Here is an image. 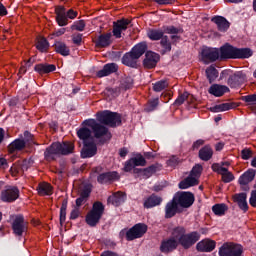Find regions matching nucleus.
Here are the masks:
<instances>
[{
	"label": "nucleus",
	"mask_w": 256,
	"mask_h": 256,
	"mask_svg": "<svg viewBox=\"0 0 256 256\" xmlns=\"http://www.w3.org/2000/svg\"><path fill=\"white\" fill-rule=\"evenodd\" d=\"M19 199V188L7 186L1 193V200L5 203H13Z\"/></svg>",
	"instance_id": "nucleus-11"
},
{
	"label": "nucleus",
	"mask_w": 256,
	"mask_h": 256,
	"mask_svg": "<svg viewBox=\"0 0 256 256\" xmlns=\"http://www.w3.org/2000/svg\"><path fill=\"white\" fill-rule=\"evenodd\" d=\"M244 101H246V103H255L256 94L245 96Z\"/></svg>",
	"instance_id": "nucleus-58"
},
{
	"label": "nucleus",
	"mask_w": 256,
	"mask_h": 256,
	"mask_svg": "<svg viewBox=\"0 0 256 256\" xmlns=\"http://www.w3.org/2000/svg\"><path fill=\"white\" fill-rule=\"evenodd\" d=\"M36 48L38 51H41V53H45V51L49 49V43L44 37H39L37 39Z\"/></svg>",
	"instance_id": "nucleus-45"
},
{
	"label": "nucleus",
	"mask_w": 256,
	"mask_h": 256,
	"mask_svg": "<svg viewBox=\"0 0 256 256\" xmlns=\"http://www.w3.org/2000/svg\"><path fill=\"white\" fill-rule=\"evenodd\" d=\"M119 179L117 172H106L98 176V183H109V181H115Z\"/></svg>",
	"instance_id": "nucleus-31"
},
{
	"label": "nucleus",
	"mask_w": 256,
	"mask_h": 256,
	"mask_svg": "<svg viewBox=\"0 0 256 256\" xmlns=\"http://www.w3.org/2000/svg\"><path fill=\"white\" fill-rule=\"evenodd\" d=\"M249 203H250L251 207H256V190H253L251 192V197L249 199Z\"/></svg>",
	"instance_id": "nucleus-56"
},
{
	"label": "nucleus",
	"mask_w": 256,
	"mask_h": 256,
	"mask_svg": "<svg viewBox=\"0 0 256 256\" xmlns=\"http://www.w3.org/2000/svg\"><path fill=\"white\" fill-rule=\"evenodd\" d=\"M55 69L56 67L53 64H38L35 66V71L40 75L52 73V71H55Z\"/></svg>",
	"instance_id": "nucleus-34"
},
{
	"label": "nucleus",
	"mask_w": 256,
	"mask_h": 256,
	"mask_svg": "<svg viewBox=\"0 0 256 256\" xmlns=\"http://www.w3.org/2000/svg\"><path fill=\"white\" fill-rule=\"evenodd\" d=\"M94 155H97V144H95V140L84 143L81 151V157L83 159H87L89 157H94Z\"/></svg>",
	"instance_id": "nucleus-18"
},
{
	"label": "nucleus",
	"mask_w": 256,
	"mask_h": 256,
	"mask_svg": "<svg viewBox=\"0 0 256 256\" xmlns=\"http://www.w3.org/2000/svg\"><path fill=\"white\" fill-rule=\"evenodd\" d=\"M77 217H79V209H74L70 214V218L77 219Z\"/></svg>",
	"instance_id": "nucleus-64"
},
{
	"label": "nucleus",
	"mask_w": 256,
	"mask_h": 256,
	"mask_svg": "<svg viewBox=\"0 0 256 256\" xmlns=\"http://www.w3.org/2000/svg\"><path fill=\"white\" fill-rule=\"evenodd\" d=\"M67 217V203L64 202L60 209V223L63 225L65 223V219Z\"/></svg>",
	"instance_id": "nucleus-50"
},
{
	"label": "nucleus",
	"mask_w": 256,
	"mask_h": 256,
	"mask_svg": "<svg viewBox=\"0 0 256 256\" xmlns=\"http://www.w3.org/2000/svg\"><path fill=\"white\" fill-rule=\"evenodd\" d=\"M147 233V225L145 224H136L133 228L127 231L126 239L128 241H133V239H139L142 235Z\"/></svg>",
	"instance_id": "nucleus-12"
},
{
	"label": "nucleus",
	"mask_w": 256,
	"mask_h": 256,
	"mask_svg": "<svg viewBox=\"0 0 256 256\" xmlns=\"http://www.w3.org/2000/svg\"><path fill=\"white\" fill-rule=\"evenodd\" d=\"M65 28L58 29L55 33H53V37H61V35H65Z\"/></svg>",
	"instance_id": "nucleus-61"
},
{
	"label": "nucleus",
	"mask_w": 256,
	"mask_h": 256,
	"mask_svg": "<svg viewBox=\"0 0 256 256\" xmlns=\"http://www.w3.org/2000/svg\"><path fill=\"white\" fill-rule=\"evenodd\" d=\"M131 24L129 19H122L114 22L113 25V35L116 39H121V34L123 31H127V27Z\"/></svg>",
	"instance_id": "nucleus-15"
},
{
	"label": "nucleus",
	"mask_w": 256,
	"mask_h": 256,
	"mask_svg": "<svg viewBox=\"0 0 256 256\" xmlns=\"http://www.w3.org/2000/svg\"><path fill=\"white\" fill-rule=\"evenodd\" d=\"M73 149H75V146L71 142H64L62 144L55 142L46 149L45 157L46 159H54L53 155H69V153H73Z\"/></svg>",
	"instance_id": "nucleus-2"
},
{
	"label": "nucleus",
	"mask_w": 256,
	"mask_h": 256,
	"mask_svg": "<svg viewBox=\"0 0 256 256\" xmlns=\"http://www.w3.org/2000/svg\"><path fill=\"white\" fill-rule=\"evenodd\" d=\"M252 155H253V152H251L250 149L242 150V159H244V160L251 159Z\"/></svg>",
	"instance_id": "nucleus-55"
},
{
	"label": "nucleus",
	"mask_w": 256,
	"mask_h": 256,
	"mask_svg": "<svg viewBox=\"0 0 256 256\" xmlns=\"http://www.w3.org/2000/svg\"><path fill=\"white\" fill-rule=\"evenodd\" d=\"M179 211V205L176 204L175 200L168 202L165 207V217L166 219H171V217H175L177 212Z\"/></svg>",
	"instance_id": "nucleus-25"
},
{
	"label": "nucleus",
	"mask_w": 256,
	"mask_h": 256,
	"mask_svg": "<svg viewBox=\"0 0 256 256\" xmlns=\"http://www.w3.org/2000/svg\"><path fill=\"white\" fill-rule=\"evenodd\" d=\"M164 32L162 30L150 29L147 31V36L151 39V41H159V39H163Z\"/></svg>",
	"instance_id": "nucleus-43"
},
{
	"label": "nucleus",
	"mask_w": 256,
	"mask_h": 256,
	"mask_svg": "<svg viewBox=\"0 0 256 256\" xmlns=\"http://www.w3.org/2000/svg\"><path fill=\"white\" fill-rule=\"evenodd\" d=\"M84 125L92 129V133L96 139H102L103 141H109L111 139V132H109L107 127L97 122V120H86L84 121Z\"/></svg>",
	"instance_id": "nucleus-3"
},
{
	"label": "nucleus",
	"mask_w": 256,
	"mask_h": 256,
	"mask_svg": "<svg viewBox=\"0 0 256 256\" xmlns=\"http://www.w3.org/2000/svg\"><path fill=\"white\" fill-rule=\"evenodd\" d=\"M13 231L15 235H23L25 231H27V222H25V219L23 216H17L13 222L12 225Z\"/></svg>",
	"instance_id": "nucleus-19"
},
{
	"label": "nucleus",
	"mask_w": 256,
	"mask_h": 256,
	"mask_svg": "<svg viewBox=\"0 0 256 256\" xmlns=\"http://www.w3.org/2000/svg\"><path fill=\"white\" fill-rule=\"evenodd\" d=\"M200 59L203 63H212L219 59V49L204 47L200 52Z\"/></svg>",
	"instance_id": "nucleus-10"
},
{
	"label": "nucleus",
	"mask_w": 256,
	"mask_h": 256,
	"mask_svg": "<svg viewBox=\"0 0 256 256\" xmlns=\"http://www.w3.org/2000/svg\"><path fill=\"white\" fill-rule=\"evenodd\" d=\"M153 173H155L154 166H151L144 170V175H147V177H151V175H153Z\"/></svg>",
	"instance_id": "nucleus-60"
},
{
	"label": "nucleus",
	"mask_w": 256,
	"mask_h": 256,
	"mask_svg": "<svg viewBox=\"0 0 256 256\" xmlns=\"http://www.w3.org/2000/svg\"><path fill=\"white\" fill-rule=\"evenodd\" d=\"M117 71V64L111 63L106 64L102 70L97 72V77H107L111 75V73H115Z\"/></svg>",
	"instance_id": "nucleus-30"
},
{
	"label": "nucleus",
	"mask_w": 256,
	"mask_h": 256,
	"mask_svg": "<svg viewBox=\"0 0 256 256\" xmlns=\"http://www.w3.org/2000/svg\"><path fill=\"white\" fill-rule=\"evenodd\" d=\"M199 157L202 161H209L213 157V150L211 147L205 146L199 151Z\"/></svg>",
	"instance_id": "nucleus-41"
},
{
	"label": "nucleus",
	"mask_w": 256,
	"mask_h": 256,
	"mask_svg": "<svg viewBox=\"0 0 256 256\" xmlns=\"http://www.w3.org/2000/svg\"><path fill=\"white\" fill-rule=\"evenodd\" d=\"M208 92L214 97H223L224 93H229V87L225 85L213 84L210 86Z\"/></svg>",
	"instance_id": "nucleus-23"
},
{
	"label": "nucleus",
	"mask_w": 256,
	"mask_h": 256,
	"mask_svg": "<svg viewBox=\"0 0 256 256\" xmlns=\"http://www.w3.org/2000/svg\"><path fill=\"white\" fill-rule=\"evenodd\" d=\"M227 167H229V162H224L222 164L216 163L212 165L213 171L219 173L222 176V181H224V183H231V181L235 179V176H233V173L227 170Z\"/></svg>",
	"instance_id": "nucleus-9"
},
{
	"label": "nucleus",
	"mask_w": 256,
	"mask_h": 256,
	"mask_svg": "<svg viewBox=\"0 0 256 256\" xmlns=\"http://www.w3.org/2000/svg\"><path fill=\"white\" fill-rule=\"evenodd\" d=\"M37 191H38V194L41 196L52 195L53 187H51V184L44 182L38 185Z\"/></svg>",
	"instance_id": "nucleus-35"
},
{
	"label": "nucleus",
	"mask_w": 256,
	"mask_h": 256,
	"mask_svg": "<svg viewBox=\"0 0 256 256\" xmlns=\"http://www.w3.org/2000/svg\"><path fill=\"white\" fill-rule=\"evenodd\" d=\"M158 5H171L175 0H154Z\"/></svg>",
	"instance_id": "nucleus-59"
},
{
	"label": "nucleus",
	"mask_w": 256,
	"mask_h": 256,
	"mask_svg": "<svg viewBox=\"0 0 256 256\" xmlns=\"http://www.w3.org/2000/svg\"><path fill=\"white\" fill-rule=\"evenodd\" d=\"M217 243L211 239L201 240L197 245V251H201L202 253H211L216 247Z\"/></svg>",
	"instance_id": "nucleus-20"
},
{
	"label": "nucleus",
	"mask_w": 256,
	"mask_h": 256,
	"mask_svg": "<svg viewBox=\"0 0 256 256\" xmlns=\"http://www.w3.org/2000/svg\"><path fill=\"white\" fill-rule=\"evenodd\" d=\"M163 199L157 195H151L144 200V207L146 209H151L153 207H157V205H161Z\"/></svg>",
	"instance_id": "nucleus-28"
},
{
	"label": "nucleus",
	"mask_w": 256,
	"mask_h": 256,
	"mask_svg": "<svg viewBox=\"0 0 256 256\" xmlns=\"http://www.w3.org/2000/svg\"><path fill=\"white\" fill-rule=\"evenodd\" d=\"M67 17L68 19H75V17H77V12H75L73 9H70L67 12Z\"/></svg>",
	"instance_id": "nucleus-62"
},
{
	"label": "nucleus",
	"mask_w": 256,
	"mask_h": 256,
	"mask_svg": "<svg viewBox=\"0 0 256 256\" xmlns=\"http://www.w3.org/2000/svg\"><path fill=\"white\" fill-rule=\"evenodd\" d=\"M201 171H203V167L197 164L195 167H193L190 175L179 183V188L189 189V187L199 185V177H201Z\"/></svg>",
	"instance_id": "nucleus-6"
},
{
	"label": "nucleus",
	"mask_w": 256,
	"mask_h": 256,
	"mask_svg": "<svg viewBox=\"0 0 256 256\" xmlns=\"http://www.w3.org/2000/svg\"><path fill=\"white\" fill-rule=\"evenodd\" d=\"M227 77H229L228 85H230V87H235V85L241 83V77H243V74H241V72L231 74L230 70H224L220 75V79H227Z\"/></svg>",
	"instance_id": "nucleus-17"
},
{
	"label": "nucleus",
	"mask_w": 256,
	"mask_h": 256,
	"mask_svg": "<svg viewBox=\"0 0 256 256\" xmlns=\"http://www.w3.org/2000/svg\"><path fill=\"white\" fill-rule=\"evenodd\" d=\"M103 211H105L103 203L95 202L93 204L92 210L86 215L87 225H90V227H95V225L99 223V220L103 216Z\"/></svg>",
	"instance_id": "nucleus-5"
},
{
	"label": "nucleus",
	"mask_w": 256,
	"mask_h": 256,
	"mask_svg": "<svg viewBox=\"0 0 256 256\" xmlns=\"http://www.w3.org/2000/svg\"><path fill=\"white\" fill-rule=\"evenodd\" d=\"M229 109H235V104L223 103V104L211 107L210 111H212V113H221L223 111H229Z\"/></svg>",
	"instance_id": "nucleus-36"
},
{
	"label": "nucleus",
	"mask_w": 256,
	"mask_h": 256,
	"mask_svg": "<svg viewBox=\"0 0 256 256\" xmlns=\"http://www.w3.org/2000/svg\"><path fill=\"white\" fill-rule=\"evenodd\" d=\"M137 59L135 56L130 52L126 53L122 58L123 65H127V67H136L137 66Z\"/></svg>",
	"instance_id": "nucleus-37"
},
{
	"label": "nucleus",
	"mask_w": 256,
	"mask_h": 256,
	"mask_svg": "<svg viewBox=\"0 0 256 256\" xmlns=\"http://www.w3.org/2000/svg\"><path fill=\"white\" fill-rule=\"evenodd\" d=\"M243 247L241 245L226 242L219 249V256H241Z\"/></svg>",
	"instance_id": "nucleus-7"
},
{
	"label": "nucleus",
	"mask_w": 256,
	"mask_h": 256,
	"mask_svg": "<svg viewBox=\"0 0 256 256\" xmlns=\"http://www.w3.org/2000/svg\"><path fill=\"white\" fill-rule=\"evenodd\" d=\"M160 45L162 46L164 53L171 51V42H169V40H167V36H164L161 39Z\"/></svg>",
	"instance_id": "nucleus-49"
},
{
	"label": "nucleus",
	"mask_w": 256,
	"mask_h": 256,
	"mask_svg": "<svg viewBox=\"0 0 256 256\" xmlns=\"http://www.w3.org/2000/svg\"><path fill=\"white\" fill-rule=\"evenodd\" d=\"M55 49L57 53H60V55H63L64 57H67L69 55V49L65 43L58 42L55 44Z\"/></svg>",
	"instance_id": "nucleus-46"
},
{
	"label": "nucleus",
	"mask_w": 256,
	"mask_h": 256,
	"mask_svg": "<svg viewBox=\"0 0 256 256\" xmlns=\"http://www.w3.org/2000/svg\"><path fill=\"white\" fill-rule=\"evenodd\" d=\"M89 197V191L82 192L81 196L76 199V205L77 207H81L83 203H85V200Z\"/></svg>",
	"instance_id": "nucleus-51"
},
{
	"label": "nucleus",
	"mask_w": 256,
	"mask_h": 256,
	"mask_svg": "<svg viewBox=\"0 0 256 256\" xmlns=\"http://www.w3.org/2000/svg\"><path fill=\"white\" fill-rule=\"evenodd\" d=\"M212 211L215 213V215H225L227 206L225 204H216L212 207Z\"/></svg>",
	"instance_id": "nucleus-47"
},
{
	"label": "nucleus",
	"mask_w": 256,
	"mask_h": 256,
	"mask_svg": "<svg viewBox=\"0 0 256 256\" xmlns=\"http://www.w3.org/2000/svg\"><path fill=\"white\" fill-rule=\"evenodd\" d=\"M219 57L221 59H236V48L229 45L221 47L219 50Z\"/></svg>",
	"instance_id": "nucleus-22"
},
{
	"label": "nucleus",
	"mask_w": 256,
	"mask_h": 256,
	"mask_svg": "<svg viewBox=\"0 0 256 256\" xmlns=\"http://www.w3.org/2000/svg\"><path fill=\"white\" fill-rule=\"evenodd\" d=\"M253 55V51L249 48H236V59H249Z\"/></svg>",
	"instance_id": "nucleus-40"
},
{
	"label": "nucleus",
	"mask_w": 256,
	"mask_h": 256,
	"mask_svg": "<svg viewBox=\"0 0 256 256\" xmlns=\"http://www.w3.org/2000/svg\"><path fill=\"white\" fill-rule=\"evenodd\" d=\"M159 59V54L151 51L147 52L144 59V67H146V69H153V67H156L157 63H159Z\"/></svg>",
	"instance_id": "nucleus-21"
},
{
	"label": "nucleus",
	"mask_w": 256,
	"mask_h": 256,
	"mask_svg": "<svg viewBox=\"0 0 256 256\" xmlns=\"http://www.w3.org/2000/svg\"><path fill=\"white\" fill-rule=\"evenodd\" d=\"M25 147V141L15 140L8 146L9 153H15V151H21Z\"/></svg>",
	"instance_id": "nucleus-42"
},
{
	"label": "nucleus",
	"mask_w": 256,
	"mask_h": 256,
	"mask_svg": "<svg viewBox=\"0 0 256 256\" xmlns=\"http://www.w3.org/2000/svg\"><path fill=\"white\" fill-rule=\"evenodd\" d=\"M72 39H73V43H75L76 45H79V43L83 41V36L81 34H74L72 36Z\"/></svg>",
	"instance_id": "nucleus-57"
},
{
	"label": "nucleus",
	"mask_w": 256,
	"mask_h": 256,
	"mask_svg": "<svg viewBox=\"0 0 256 256\" xmlns=\"http://www.w3.org/2000/svg\"><path fill=\"white\" fill-rule=\"evenodd\" d=\"M96 119L103 125H109V127H117L121 125V116L118 113L105 110L96 114Z\"/></svg>",
	"instance_id": "nucleus-4"
},
{
	"label": "nucleus",
	"mask_w": 256,
	"mask_h": 256,
	"mask_svg": "<svg viewBox=\"0 0 256 256\" xmlns=\"http://www.w3.org/2000/svg\"><path fill=\"white\" fill-rule=\"evenodd\" d=\"M206 76L209 81V83H213L217 77H219V71L215 69V67L210 66L206 69Z\"/></svg>",
	"instance_id": "nucleus-44"
},
{
	"label": "nucleus",
	"mask_w": 256,
	"mask_h": 256,
	"mask_svg": "<svg viewBox=\"0 0 256 256\" xmlns=\"http://www.w3.org/2000/svg\"><path fill=\"white\" fill-rule=\"evenodd\" d=\"M125 199H127L125 193L117 192L108 198V203H111V205H114L115 207H119L121 203H125Z\"/></svg>",
	"instance_id": "nucleus-26"
},
{
	"label": "nucleus",
	"mask_w": 256,
	"mask_h": 256,
	"mask_svg": "<svg viewBox=\"0 0 256 256\" xmlns=\"http://www.w3.org/2000/svg\"><path fill=\"white\" fill-rule=\"evenodd\" d=\"M169 86V83L165 80L158 81L154 84L153 90L156 91L157 93L163 91V89H166V87Z\"/></svg>",
	"instance_id": "nucleus-48"
},
{
	"label": "nucleus",
	"mask_w": 256,
	"mask_h": 256,
	"mask_svg": "<svg viewBox=\"0 0 256 256\" xmlns=\"http://www.w3.org/2000/svg\"><path fill=\"white\" fill-rule=\"evenodd\" d=\"M112 37L113 34H111V32L100 35L96 41L97 47H109L113 41Z\"/></svg>",
	"instance_id": "nucleus-27"
},
{
	"label": "nucleus",
	"mask_w": 256,
	"mask_h": 256,
	"mask_svg": "<svg viewBox=\"0 0 256 256\" xmlns=\"http://www.w3.org/2000/svg\"><path fill=\"white\" fill-rule=\"evenodd\" d=\"M255 179V170L249 169L239 178L240 185H248Z\"/></svg>",
	"instance_id": "nucleus-33"
},
{
	"label": "nucleus",
	"mask_w": 256,
	"mask_h": 256,
	"mask_svg": "<svg viewBox=\"0 0 256 256\" xmlns=\"http://www.w3.org/2000/svg\"><path fill=\"white\" fill-rule=\"evenodd\" d=\"M55 11H56V21H57L59 27H65V25L68 24L67 13L65 12V7L58 6Z\"/></svg>",
	"instance_id": "nucleus-24"
},
{
	"label": "nucleus",
	"mask_w": 256,
	"mask_h": 256,
	"mask_svg": "<svg viewBox=\"0 0 256 256\" xmlns=\"http://www.w3.org/2000/svg\"><path fill=\"white\" fill-rule=\"evenodd\" d=\"M212 21L217 25L218 29L222 32H225L227 31V29H229V21H227V19H225L222 16H216L212 18Z\"/></svg>",
	"instance_id": "nucleus-32"
},
{
	"label": "nucleus",
	"mask_w": 256,
	"mask_h": 256,
	"mask_svg": "<svg viewBox=\"0 0 256 256\" xmlns=\"http://www.w3.org/2000/svg\"><path fill=\"white\" fill-rule=\"evenodd\" d=\"M188 98H189V93L184 92L183 94L178 96V98L175 101V104L176 105H183V103H185V101H187Z\"/></svg>",
	"instance_id": "nucleus-52"
},
{
	"label": "nucleus",
	"mask_w": 256,
	"mask_h": 256,
	"mask_svg": "<svg viewBox=\"0 0 256 256\" xmlns=\"http://www.w3.org/2000/svg\"><path fill=\"white\" fill-rule=\"evenodd\" d=\"M146 163L147 161L145 160V157H143L141 154H137L135 157L126 162L124 170L132 171L134 167H145Z\"/></svg>",
	"instance_id": "nucleus-16"
},
{
	"label": "nucleus",
	"mask_w": 256,
	"mask_h": 256,
	"mask_svg": "<svg viewBox=\"0 0 256 256\" xmlns=\"http://www.w3.org/2000/svg\"><path fill=\"white\" fill-rule=\"evenodd\" d=\"M234 201L238 203V206L242 211H247L249 209V205L247 204V193L234 195Z\"/></svg>",
	"instance_id": "nucleus-29"
},
{
	"label": "nucleus",
	"mask_w": 256,
	"mask_h": 256,
	"mask_svg": "<svg viewBox=\"0 0 256 256\" xmlns=\"http://www.w3.org/2000/svg\"><path fill=\"white\" fill-rule=\"evenodd\" d=\"M31 165H33V161L23 160L14 164L10 169V173L13 177H17V175H21L23 171H27Z\"/></svg>",
	"instance_id": "nucleus-14"
},
{
	"label": "nucleus",
	"mask_w": 256,
	"mask_h": 256,
	"mask_svg": "<svg viewBox=\"0 0 256 256\" xmlns=\"http://www.w3.org/2000/svg\"><path fill=\"white\" fill-rule=\"evenodd\" d=\"M5 15H7V8H5L2 3H0V17H5Z\"/></svg>",
	"instance_id": "nucleus-63"
},
{
	"label": "nucleus",
	"mask_w": 256,
	"mask_h": 256,
	"mask_svg": "<svg viewBox=\"0 0 256 256\" xmlns=\"http://www.w3.org/2000/svg\"><path fill=\"white\" fill-rule=\"evenodd\" d=\"M145 51H147V44L145 42L139 43L137 44L132 50H131V54L135 56V58L141 57V55H143V53H145Z\"/></svg>",
	"instance_id": "nucleus-39"
},
{
	"label": "nucleus",
	"mask_w": 256,
	"mask_h": 256,
	"mask_svg": "<svg viewBox=\"0 0 256 256\" xmlns=\"http://www.w3.org/2000/svg\"><path fill=\"white\" fill-rule=\"evenodd\" d=\"M174 237L176 238L178 245H181L184 249H189V247L195 245L196 241L201 239V235H199L198 232H191L187 234L183 227L174 229Z\"/></svg>",
	"instance_id": "nucleus-1"
},
{
	"label": "nucleus",
	"mask_w": 256,
	"mask_h": 256,
	"mask_svg": "<svg viewBox=\"0 0 256 256\" xmlns=\"http://www.w3.org/2000/svg\"><path fill=\"white\" fill-rule=\"evenodd\" d=\"M77 135L79 137V139H81L82 141H84V143H89L93 140V137H91V130L87 129V128H82L80 130H78Z\"/></svg>",
	"instance_id": "nucleus-38"
},
{
	"label": "nucleus",
	"mask_w": 256,
	"mask_h": 256,
	"mask_svg": "<svg viewBox=\"0 0 256 256\" xmlns=\"http://www.w3.org/2000/svg\"><path fill=\"white\" fill-rule=\"evenodd\" d=\"M159 105V99H154L148 103L147 111H154V109Z\"/></svg>",
	"instance_id": "nucleus-54"
},
{
	"label": "nucleus",
	"mask_w": 256,
	"mask_h": 256,
	"mask_svg": "<svg viewBox=\"0 0 256 256\" xmlns=\"http://www.w3.org/2000/svg\"><path fill=\"white\" fill-rule=\"evenodd\" d=\"M177 247H179V242L177 241V238L175 237L173 232L172 237L162 241L160 245V251L162 253H171L172 251H175Z\"/></svg>",
	"instance_id": "nucleus-13"
},
{
	"label": "nucleus",
	"mask_w": 256,
	"mask_h": 256,
	"mask_svg": "<svg viewBox=\"0 0 256 256\" xmlns=\"http://www.w3.org/2000/svg\"><path fill=\"white\" fill-rule=\"evenodd\" d=\"M72 29L76 31H83L85 29V21L80 20L78 22H75L74 25L72 26Z\"/></svg>",
	"instance_id": "nucleus-53"
},
{
	"label": "nucleus",
	"mask_w": 256,
	"mask_h": 256,
	"mask_svg": "<svg viewBox=\"0 0 256 256\" xmlns=\"http://www.w3.org/2000/svg\"><path fill=\"white\" fill-rule=\"evenodd\" d=\"M174 203L178 205V207H190L193 205L195 201V196L191 192H180L177 193L174 198Z\"/></svg>",
	"instance_id": "nucleus-8"
}]
</instances>
